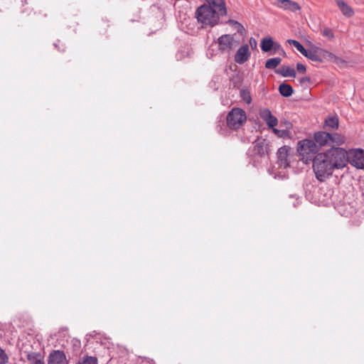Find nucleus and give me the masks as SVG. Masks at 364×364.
<instances>
[{
  "instance_id": "1",
  "label": "nucleus",
  "mask_w": 364,
  "mask_h": 364,
  "mask_svg": "<svg viewBox=\"0 0 364 364\" xmlns=\"http://www.w3.org/2000/svg\"><path fill=\"white\" fill-rule=\"evenodd\" d=\"M313 169L316 178L323 182L332 175L336 168L324 154L321 153L318 154L313 160Z\"/></svg>"
},
{
  "instance_id": "2",
  "label": "nucleus",
  "mask_w": 364,
  "mask_h": 364,
  "mask_svg": "<svg viewBox=\"0 0 364 364\" xmlns=\"http://www.w3.org/2000/svg\"><path fill=\"white\" fill-rule=\"evenodd\" d=\"M268 149V144L265 139H258L255 140L247 152L250 162L254 166H256L258 164L262 163L263 160H267L269 155Z\"/></svg>"
},
{
  "instance_id": "3",
  "label": "nucleus",
  "mask_w": 364,
  "mask_h": 364,
  "mask_svg": "<svg viewBox=\"0 0 364 364\" xmlns=\"http://www.w3.org/2000/svg\"><path fill=\"white\" fill-rule=\"evenodd\" d=\"M307 58L312 61L323 63L324 61L333 62L337 65H341L346 61L333 53L316 46H311L309 50Z\"/></svg>"
},
{
  "instance_id": "4",
  "label": "nucleus",
  "mask_w": 364,
  "mask_h": 364,
  "mask_svg": "<svg viewBox=\"0 0 364 364\" xmlns=\"http://www.w3.org/2000/svg\"><path fill=\"white\" fill-rule=\"evenodd\" d=\"M220 16H221L213 8L206 4L199 6L196 11V18L204 26H215L219 21Z\"/></svg>"
},
{
  "instance_id": "5",
  "label": "nucleus",
  "mask_w": 364,
  "mask_h": 364,
  "mask_svg": "<svg viewBox=\"0 0 364 364\" xmlns=\"http://www.w3.org/2000/svg\"><path fill=\"white\" fill-rule=\"evenodd\" d=\"M323 154L336 169L343 168L348 163V154L343 148L331 147Z\"/></svg>"
},
{
  "instance_id": "6",
  "label": "nucleus",
  "mask_w": 364,
  "mask_h": 364,
  "mask_svg": "<svg viewBox=\"0 0 364 364\" xmlns=\"http://www.w3.org/2000/svg\"><path fill=\"white\" fill-rule=\"evenodd\" d=\"M247 121L246 112L241 108L234 107L226 117V123L232 130L239 129Z\"/></svg>"
},
{
  "instance_id": "7",
  "label": "nucleus",
  "mask_w": 364,
  "mask_h": 364,
  "mask_svg": "<svg viewBox=\"0 0 364 364\" xmlns=\"http://www.w3.org/2000/svg\"><path fill=\"white\" fill-rule=\"evenodd\" d=\"M216 43L218 50L222 53H230L237 45L238 42L235 41L233 36L230 34H224L220 36Z\"/></svg>"
},
{
  "instance_id": "8",
  "label": "nucleus",
  "mask_w": 364,
  "mask_h": 364,
  "mask_svg": "<svg viewBox=\"0 0 364 364\" xmlns=\"http://www.w3.org/2000/svg\"><path fill=\"white\" fill-rule=\"evenodd\" d=\"M318 151L314 139H306L298 142L297 151L303 157L306 156L307 159L309 158V155L315 154Z\"/></svg>"
},
{
  "instance_id": "9",
  "label": "nucleus",
  "mask_w": 364,
  "mask_h": 364,
  "mask_svg": "<svg viewBox=\"0 0 364 364\" xmlns=\"http://www.w3.org/2000/svg\"><path fill=\"white\" fill-rule=\"evenodd\" d=\"M348 163L357 168H364V150L361 149H352L347 151Z\"/></svg>"
},
{
  "instance_id": "10",
  "label": "nucleus",
  "mask_w": 364,
  "mask_h": 364,
  "mask_svg": "<svg viewBox=\"0 0 364 364\" xmlns=\"http://www.w3.org/2000/svg\"><path fill=\"white\" fill-rule=\"evenodd\" d=\"M331 137V133L326 131H319L315 132L314 134V140L316 143L317 148H321L325 146H330L329 139Z\"/></svg>"
},
{
  "instance_id": "11",
  "label": "nucleus",
  "mask_w": 364,
  "mask_h": 364,
  "mask_svg": "<svg viewBox=\"0 0 364 364\" xmlns=\"http://www.w3.org/2000/svg\"><path fill=\"white\" fill-rule=\"evenodd\" d=\"M249 46L245 44L242 46L236 52L235 55V61L238 64H243L248 60L250 57Z\"/></svg>"
},
{
  "instance_id": "12",
  "label": "nucleus",
  "mask_w": 364,
  "mask_h": 364,
  "mask_svg": "<svg viewBox=\"0 0 364 364\" xmlns=\"http://www.w3.org/2000/svg\"><path fill=\"white\" fill-rule=\"evenodd\" d=\"M260 116L262 119L266 122L267 126L269 128H272L274 133L279 132V131L277 129H274V127L277 125L278 120L276 117H274L271 111L268 109H264L261 114Z\"/></svg>"
},
{
  "instance_id": "13",
  "label": "nucleus",
  "mask_w": 364,
  "mask_h": 364,
  "mask_svg": "<svg viewBox=\"0 0 364 364\" xmlns=\"http://www.w3.org/2000/svg\"><path fill=\"white\" fill-rule=\"evenodd\" d=\"M48 364H67L65 354L61 350H53L49 355Z\"/></svg>"
},
{
  "instance_id": "14",
  "label": "nucleus",
  "mask_w": 364,
  "mask_h": 364,
  "mask_svg": "<svg viewBox=\"0 0 364 364\" xmlns=\"http://www.w3.org/2000/svg\"><path fill=\"white\" fill-rule=\"evenodd\" d=\"M208 6H210L221 16L227 14V9L224 0H206Z\"/></svg>"
},
{
  "instance_id": "15",
  "label": "nucleus",
  "mask_w": 364,
  "mask_h": 364,
  "mask_svg": "<svg viewBox=\"0 0 364 364\" xmlns=\"http://www.w3.org/2000/svg\"><path fill=\"white\" fill-rule=\"evenodd\" d=\"M277 3L280 8L292 12H295L301 9V6L299 4L291 0H277Z\"/></svg>"
},
{
  "instance_id": "16",
  "label": "nucleus",
  "mask_w": 364,
  "mask_h": 364,
  "mask_svg": "<svg viewBox=\"0 0 364 364\" xmlns=\"http://www.w3.org/2000/svg\"><path fill=\"white\" fill-rule=\"evenodd\" d=\"M339 124V119L337 116H331L324 121L323 129L327 132L337 129Z\"/></svg>"
},
{
  "instance_id": "17",
  "label": "nucleus",
  "mask_w": 364,
  "mask_h": 364,
  "mask_svg": "<svg viewBox=\"0 0 364 364\" xmlns=\"http://www.w3.org/2000/svg\"><path fill=\"white\" fill-rule=\"evenodd\" d=\"M23 353L25 354L26 359L30 361L31 364H45L41 353L27 351H24Z\"/></svg>"
},
{
  "instance_id": "18",
  "label": "nucleus",
  "mask_w": 364,
  "mask_h": 364,
  "mask_svg": "<svg viewBox=\"0 0 364 364\" xmlns=\"http://www.w3.org/2000/svg\"><path fill=\"white\" fill-rule=\"evenodd\" d=\"M277 74H279L283 77H296V71L294 68L289 66L282 65L274 71Z\"/></svg>"
},
{
  "instance_id": "19",
  "label": "nucleus",
  "mask_w": 364,
  "mask_h": 364,
  "mask_svg": "<svg viewBox=\"0 0 364 364\" xmlns=\"http://www.w3.org/2000/svg\"><path fill=\"white\" fill-rule=\"evenodd\" d=\"M288 148L286 146L280 147L277 151V158L279 165L286 166L287 164Z\"/></svg>"
},
{
  "instance_id": "20",
  "label": "nucleus",
  "mask_w": 364,
  "mask_h": 364,
  "mask_svg": "<svg viewBox=\"0 0 364 364\" xmlns=\"http://www.w3.org/2000/svg\"><path fill=\"white\" fill-rule=\"evenodd\" d=\"M336 3L339 9L344 16L350 17L353 15V10L344 1L337 0Z\"/></svg>"
},
{
  "instance_id": "21",
  "label": "nucleus",
  "mask_w": 364,
  "mask_h": 364,
  "mask_svg": "<svg viewBox=\"0 0 364 364\" xmlns=\"http://www.w3.org/2000/svg\"><path fill=\"white\" fill-rule=\"evenodd\" d=\"M345 142V137L338 133H331L329 139L330 146H338Z\"/></svg>"
},
{
  "instance_id": "22",
  "label": "nucleus",
  "mask_w": 364,
  "mask_h": 364,
  "mask_svg": "<svg viewBox=\"0 0 364 364\" xmlns=\"http://www.w3.org/2000/svg\"><path fill=\"white\" fill-rule=\"evenodd\" d=\"M274 46V41L272 37H265L262 38L260 47L263 52L267 53L272 50Z\"/></svg>"
},
{
  "instance_id": "23",
  "label": "nucleus",
  "mask_w": 364,
  "mask_h": 364,
  "mask_svg": "<svg viewBox=\"0 0 364 364\" xmlns=\"http://www.w3.org/2000/svg\"><path fill=\"white\" fill-rule=\"evenodd\" d=\"M279 92L283 97H289L293 94L294 90L290 85L283 82L279 86Z\"/></svg>"
},
{
  "instance_id": "24",
  "label": "nucleus",
  "mask_w": 364,
  "mask_h": 364,
  "mask_svg": "<svg viewBox=\"0 0 364 364\" xmlns=\"http://www.w3.org/2000/svg\"><path fill=\"white\" fill-rule=\"evenodd\" d=\"M287 42L289 45L294 46L306 58L308 56L309 50H306L298 41L289 39Z\"/></svg>"
},
{
  "instance_id": "25",
  "label": "nucleus",
  "mask_w": 364,
  "mask_h": 364,
  "mask_svg": "<svg viewBox=\"0 0 364 364\" xmlns=\"http://www.w3.org/2000/svg\"><path fill=\"white\" fill-rule=\"evenodd\" d=\"M282 59L276 57L269 58L265 62V68L267 69H275L281 63Z\"/></svg>"
},
{
  "instance_id": "26",
  "label": "nucleus",
  "mask_w": 364,
  "mask_h": 364,
  "mask_svg": "<svg viewBox=\"0 0 364 364\" xmlns=\"http://www.w3.org/2000/svg\"><path fill=\"white\" fill-rule=\"evenodd\" d=\"M240 96L247 104L250 105L252 102V97L249 89L242 88L240 91Z\"/></svg>"
},
{
  "instance_id": "27",
  "label": "nucleus",
  "mask_w": 364,
  "mask_h": 364,
  "mask_svg": "<svg viewBox=\"0 0 364 364\" xmlns=\"http://www.w3.org/2000/svg\"><path fill=\"white\" fill-rule=\"evenodd\" d=\"M78 364H97V360L95 357H87L82 361L79 362Z\"/></svg>"
},
{
  "instance_id": "28",
  "label": "nucleus",
  "mask_w": 364,
  "mask_h": 364,
  "mask_svg": "<svg viewBox=\"0 0 364 364\" xmlns=\"http://www.w3.org/2000/svg\"><path fill=\"white\" fill-rule=\"evenodd\" d=\"M322 35L329 39L334 38L333 33L330 28H326L322 31Z\"/></svg>"
},
{
  "instance_id": "29",
  "label": "nucleus",
  "mask_w": 364,
  "mask_h": 364,
  "mask_svg": "<svg viewBox=\"0 0 364 364\" xmlns=\"http://www.w3.org/2000/svg\"><path fill=\"white\" fill-rule=\"evenodd\" d=\"M9 358L4 350L0 348V364H6L8 363Z\"/></svg>"
},
{
  "instance_id": "30",
  "label": "nucleus",
  "mask_w": 364,
  "mask_h": 364,
  "mask_svg": "<svg viewBox=\"0 0 364 364\" xmlns=\"http://www.w3.org/2000/svg\"><path fill=\"white\" fill-rule=\"evenodd\" d=\"M296 70L299 73H304L306 70V66L302 63H298L296 64Z\"/></svg>"
},
{
  "instance_id": "31",
  "label": "nucleus",
  "mask_w": 364,
  "mask_h": 364,
  "mask_svg": "<svg viewBox=\"0 0 364 364\" xmlns=\"http://www.w3.org/2000/svg\"><path fill=\"white\" fill-rule=\"evenodd\" d=\"M281 49H282V47H281L280 44L274 41V46L272 47V49L274 51L273 53H277Z\"/></svg>"
},
{
  "instance_id": "32",
  "label": "nucleus",
  "mask_w": 364,
  "mask_h": 364,
  "mask_svg": "<svg viewBox=\"0 0 364 364\" xmlns=\"http://www.w3.org/2000/svg\"><path fill=\"white\" fill-rule=\"evenodd\" d=\"M230 22L234 23L235 25H237V28L238 32H242V30H244L243 26L240 23L237 21H230Z\"/></svg>"
},
{
  "instance_id": "33",
  "label": "nucleus",
  "mask_w": 364,
  "mask_h": 364,
  "mask_svg": "<svg viewBox=\"0 0 364 364\" xmlns=\"http://www.w3.org/2000/svg\"><path fill=\"white\" fill-rule=\"evenodd\" d=\"M310 77H301L300 80H299V82L300 84L303 85V84H305V83H307V82H310Z\"/></svg>"
},
{
  "instance_id": "34",
  "label": "nucleus",
  "mask_w": 364,
  "mask_h": 364,
  "mask_svg": "<svg viewBox=\"0 0 364 364\" xmlns=\"http://www.w3.org/2000/svg\"><path fill=\"white\" fill-rule=\"evenodd\" d=\"M250 44L252 46V48L257 47V41L254 38H250Z\"/></svg>"
},
{
  "instance_id": "35",
  "label": "nucleus",
  "mask_w": 364,
  "mask_h": 364,
  "mask_svg": "<svg viewBox=\"0 0 364 364\" xmlns=\"http://www.w3.org/2000/svg\"><path fill=\"white\" fill-rule=\"evenodd\" d=\"M183 53H185V51H180L176 54V58L178 60H181L183 59L184 56Z\"/></svg>"
},
{
  "instance_id": "36",
  "label": "nucleus",
  "mask_w": 364,
  "mask_h": 364,
  "mask_svg": "<svg viewBox=\"0 0 364 364\" xmlns=\"http://www.w3.org/2000/svg\"><path fill=\"white\" fill-rule=\"evenodd\" d=\"M284 124H285V127H286L287 129H290V128H291V127H292V124H291L290 122H289V121H286V122H284Z\"/></svg>"
},
{
  "instance_id": "37",
  "label": "nucleus",
  "mask_w": 364,
  "mask_h": 364,
  "mask_svg": "<svg viewBox=\"0 0 364 364\" xmlns=\"http://www.w3.org/2000/svg\"><path fill=\"white\" fill-rule=\"evenodd\" d=\"M145 364H151V363H148V362H147V363H146Z\"/></svg>"
}]
</instances>
